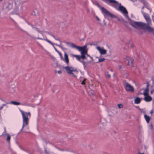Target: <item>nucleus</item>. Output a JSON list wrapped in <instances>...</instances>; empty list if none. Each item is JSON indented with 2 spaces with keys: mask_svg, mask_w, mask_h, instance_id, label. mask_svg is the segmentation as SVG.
<instances>
[{
  "mask_svg": "<svg viewBox=\"0 0 154 154\" xmlns=\"http://www.w3.org/2000/svg\"><path fill=\"white\" fill-rule=\"evenodd\" d=\"M67 44L69 45V46L72 48L76 49L80 52L81 55L74 54H72V55L75 57L78 61L83 64L84 68H86V64L84 60L86 59L85 55L87 53L88 51L87 45H85L83 46H78L73 43H68Z\"/></svg>",
  "mask_w": 154,
  "mask_h": 154,
  "instance_id": "1",
  "label": "nucleus"
},
{
  "mask_svg": "<svg viewBox=\"0 0 154 154\" xmlns=\"http://www.w3.org/2000/svg\"><path fill=\"white\" fill-rule=\"evenodd\" d=\"M23 118V125L20 132L22 131L24 128V126L29 124V118L31 117V114L29 112H25L21 109H20Z\"/></svg>",
  "mask_w": 154,
  "mask_h": 154,
  "instance_id": "2",
  "label": "nucleus"
},
{
  "mask_svg": "<svg viewBox=\"0 0 154 154\" xmlns=\"http://www.w3.org/2000/svg\"><path fill=\"white\" fill-rule=\"evenodd\" d=\"M116 2L114 4H112V5H110L112 7H113L118 10L121 11L124 14L125 17L129 20L130 19L127 15L128 11L125 7L121 5L120 3L119 4L118 2L115 0H113Z\"/></svg>",
  "mask_w": 154,
  "mask_h": 154,
  "instance_id": "3",
  "label": "nucleus"
},
{
  "mask_svg": "<svg viewBox=\"0 0 154 154\" xmlns=\"http://www.w3.org/2000/svg\"><path fill=\"white\" fill-rule=\"evenodd\" d=\"M66 72L69 74L72 75V76L75 77L78 73V71L75 69L72 66H67L63 67Z\"/></svg>",
  "mask_w": 154,
  "mask_h": 154,
  "instance_id": "4",
  "label": "nucleus"
},
{
  "mask_svg": "<svg viewBox=\"0 0 154 154\" xmlns=\"http://www.w3.org/2000/svg\"><path fill=\"white\" fill-rule=\"evenodd\" d=\"M130 24L133 27L136 28H142L143 27V26L146 25V23L141 22L131 21Z\"/></svg>",
  "mask_w": 154,
  "mask_h": 154,
  "instance_id": "5",
  "label": "nucleus"
},
{
  "mask_svg": "<svg viewBox=\"0 0 154 154\" xmlns=\"http://www.w3.org/2000/svg\"><path fill=\"white\" fill-rule=\"evenodd\" d=\"M124 87L125 90L131 93H133L134 92V88L128 83L126 82L125 83L124 85Z\"/></svg>",
  "mask_w": 154,
  "mask_h": 154,
  "instance_id": "6",
  "label": "nucleus"
},
{
  "mask_svg": "<svg viewBox=\"0 0 154 154\" xmlns=\"http://www.w3.org/2000/svg\"><path fill=\"white\" fill-rule=\"evenodd\" d=\"M141 12L143 14L145 19L146 20L147 22V23H148L149 24H151V20L150 17L149 15L148 14L145 13L143 11H141Z\"/></svg>",
  "mask_w": 154,
  "mask_h": 154,
  "instance_id": "7",
  "label": "nucleus"
},
{
  "mask_svg": "<svg viewBox=\"0 0 154 154\" xmlns=\"http://www.w3.org/2000/svg\"><path fill=\"white\" fill-rule=\"evenodd\" d=\"M96 48L101 55H104L106 53V50L104 49L103 47L97 46Z\"/></svg>",
  "mask_w": 154,
  "mask_h": 154,
  "instance_id": "8",
  "label": "nucleus"
},
{
  "mask_svg": "<svg viewBox=\"0 0 154 154\" xmlns=\"http://www.w3.org/2000/svg\"><path fill=\"white\" fill-rule=\"evenodd\" d=\"M141 94H143L144 95V100L146 102H149L152 100V97L149 95V94H145V93H141Z\"/></svg>",
  "mask_w": 154,
  "mask_h": 154,
  "instance_id": "9",
  "label": "nucleus"
},
{
  "mask_svg": "<svg viewBox=\"0 0 154 154\" xmlns=\"http://www.w3.org/2000/svg\"><path fill=\"white\" fill-rule=\"evenodd\" d=\"M37 39H40V40H45V41H46V42H48V43H50V44L51 45L54 47V48L55 50L57 53H58V52H59L57 49L54 46L53 43L51 41H50V40H48L47 39L46 37H45V38H40L38 37H37Z\"/></svg>",
  "mask_w": 154,
  "mask_h": 154,
  "instance_id": "10",
  "label": "nucleus"
},
{
  "mask_svg": "<svg viewBox=\"0 0 154 154\" xmlns=\"http://www.w3.org/2000/svg\"><path fill=\"white\" fill-rule=\"evenodd\" d=\"M151 24H149L148 23H146V25H145L143 26V27H146V29L150 32H153L154 29L152 27H151L149 25H151Z\"/></svg>",
  "mask_w": 154,
  "mask_h": 154,
  "instance_id": "11",
  "label": "nucleus"
},
{
  "mask_svg": "<svg viewBox=\"0 0 154 154\" xmlns=\"http://www.w3.org/2000/svg\"><path fill=\"white\" fill-rule=\"evenodd\" d=\"M126 60L128 61V65L130 66L133 67L134 66L133 60L129 57H127Z\"/></svg>",
  "mask_w": 154,
  "mask_h": 154,
  "instance_id": "12",
  "label": "nucleus"
},
{
  "mask_svg": "<svg viewBox=\"0 0 154 154\" xmlns=\"http://www.w3.org/2000/svg\"><path fill=\"white\" fill-rule=\"evenodd\" d=\"M100 10L104 16H105L106 15H107L109 12V11H108L105 8L103 7H101L100 8Z\"/></svg>",
  "mask_w": 154,
  "mask_h": 154,
  "instance_id": "13",
  "label": "nucleus"
},
{
  "mask_svg": "<svg viewBox=\"0 0 154 154\" xmlns=\"http://www.w3.org/2000/svg\"><path fill=\"white\" fill-rule=\"evenodd\" d=\"M63 60L64 62L66 63L67 64H68L69 63V59L68 55L67 54L66 52L64 54V59H63Z\"/></svg>",
  "mask_w": 154,
  "mask_h": 154,
  "instance_id": "14",
  "label": "nucleus"
},
{
  "mask_svg": "<svg viewBox=\"0 0 154 154\" xmlns=\"http://www.w3.org/2000/svg\"><path fill=\"white\" fill-rule=\"evenodd\" d=\"M109 5H112V4H114L116 2L113 0H102Z\"/></svg>",
  "mask_w": 154,
  "mask_h": 154,
  "instance_id": "15",
  "label": "nucleus"
},
{
  "mask_svg": "<svg viewBox=\"0 0 154 154\" xmlns=\"http://www.w3.org/2000/svg\"><path fill=\"white\" fill-rule=\"evenodd\" d=\"M10 103H11V104H13L15 105H25V106L27 105V104H26V103H23L21 104L19 102H17L15 101H11L10 102Z\"/></svg>",
  "mask_w": 154,
  "mask_h": 154,
  "instance_id": "16",
  "label": "nucleus"
},
{
  "mask_svg": "<svg viewBox=\"0 0 154 154\" xmlns=\"http://www.w3.org/2000/svg\"><path fill=\"white\" fill-rule=\"evenodd\" d=\"M144 117L147 123H149L151 119V117L147 115L144 114Z\"/></svg>",
  "mask_w": 154,
  "mask_h": 154,
  "instance_id": "17",
  "label": "nucleus"
},
{
  "mask_svg": "<svg viewBox=\"0 0 154 154\" xmlns=\"http://www.w3.org/2000/svg\"><path fill=\"white\" fill-rule=\"evenodd\" d=\"M141 101V99L138 97H136L134 100V103L135 104H138Z\"/></svg>",
  "mask_w": 154,
  "mask_h": 154,
  "instance_id": "18",
  "label": "nucleus"
},
{
  "mask_svg": "<svg viewBox=\"0 0 154 154\" xmlns=\"http://www.w3.org/2000/svg\"><path fill=\"white\" fill-rule=\"evenodd\" d=\"M148 128L149 131H152L153 130V127L152 124H150L148 125Z\"/></svg>",
  "mask_w": 154,
  "mask_h": 154,
  "instance_id": "19",
  "label": "nucleus"
},
{
  "mask_svg": "<svg viewBox=\"0 0 154 154\" xmlns=\"http://www.w3.org/2000/svg\"><path fill=\"white\" fill-rule=\"evenodd\" d=\"M13 8V5L11 3H9L6 6V8L9 10Z\"/></svg>",
  "mask_w": 154,
  "mask_h": 154,
  "instance_id": "20",
  "label": "nucleus"
},
{
  "mask_svg": "<svg viewBox=\"0 0 154 154\" xmlns=\"http://www.w3.org/2000/svg\"><path fill=\"white\" fill-rule=\"evenodd\" d=\"M87 55L89 57H90V58L91 59V60L90 61H87L86 62H85L86 64V66H87V64L88 63H90L91 62H93V58L91 57V56H90L89 55L87 54H87H86L85 55Z\"/></svg>",
  "mask_w": 154,
  "mask_h": 154,
  "instance_id": "21",
  "label": "nucleus"
},
{
  "mask_svg": "<svg viewBox=\"0 0 154 154\" xmlns=\"http://www.w3.org/2000/svg\"><path fill=\"white\" fill-rule=\"evenodd\" d=\"M86 80V79L84 78L83 77H80V81L82 82L81 84L82 85H84L85 83L84 81Z\"/></svg>",
  "mask_w": 154,
  "mask_h": 154,
  "instance_id": "22",
  "label": "nucleus"
},
{
  "mask_svg": "<svg viewBox=\"0 0 154 154\" xmlns=\"http://www.w3.org/2000/svg\"><path fill=\"white\" fill-rule=\"evenodd\" d=\"M25 127L24 130H25V132H28V131L29 129V127L28 126V125H25L24 126V127Z\"/></svg>",
  "mask_w": 154,
  "mask_h": 154,
  "instance_id": "23",
  "label": "nucleus"
},
{
  "mask_svg": "<svg viewBox=\"0 0 154 154\" xmlns=\"http://www.w3.org/2000/svg\"><path fill=\"white\" fill-rule=\"evenodd\" d=\"M148 92L149 88H148V86H147L146 88L144 90V91L143 94L145 93V94H149Z\"/></svg>",
  "mask_w": 154,
  "mask_h": 154,
  "instance_id": "24",
  "label": "nucleus"
},
{
  "mask_svg": "<svg viewBox=\"0 0 154 154\" xmlns=\"http://www.w3.org/2000/svg\"><path fill=\"white\" fill-rule=\"evenodd\" d=\"M6 135L7 136V139H6L7 140L8 142H9L10 139H11L10 135L8 134H7Z\"/></svg>",
  "mask_w": 154,
  "mask_h": 154,
  "instance_id": "25",
  "label": "nucleus"
},
{
  "mask_svg": "<svg viewBox=\"0 0 154 154\" xmlns=\"http://www.w3.org/2000/svg\"><path fill=\"white\" fill-rule=\"evenodd\" d=\"M107 15L110 17L111 18L116 17V16L115 15H113L112 14L110 13L109 12Z\"/></svg>",
  "mask_w": 154,
  "mask_h": 154,
  "instance_id": "26",
  "label": "nucleus"
},
{
  "mask_svg": "<svg viewBox=\"0 0 154 154\" xmlns=\"http://www.w3.org/2000/svg\"><path fill=\"white\" fill-rule=\"evenodd\" d=\"M35 29H36V30L38 32L40 33L43 36V38H45L46 36H45L42 33V31H40L39 30V29H38L37 28H35Z\"/></svg>",
  "mask_w": 154,
  "mask_h": 154,
  "instance_id": "27",
  "label": "nucleus"
},
{
  "mask_svg": "<svg viewBox=\"0 0 154 154\" xmlns=\"http://www.w3.org/2000/svg\"><path fill=\"white\" fill-rule=\"evenodd\" d=\"M35 29H36V30L38 32L40 33L43 36V38H45L46 36H45L42 33V31H40L39 30V29H38L37 28H35Z\"/></svg>",
  "mask_w": 154,
  "mask_h": 154,
  "instance_id": "28",
  "label": "nucleus"
},
{
  "mask_svg": "<svg viewBox=\"0 0 154 154\" xmlns=\"http://www.w3.org/2000/svg\"><path fill=\"white\" fill-rule=\"evenodd\" d=\"M48 34L52 36L54 38L55 40H57L59 41L60 42V43L61 42V41L59 39H58V38H56L54 35L51 34H50V33H49V34Z\"/></svg>",
  "mask_w": 154,
  "mask_h": 154,
  "instance_id": "29",
  "label": "nucleus"
},
{
  "mask_svg": "<svg viewBox=\"0 0 154 154\" xmlns=\"http://www.w3.org/2000/svg\"><path fill=\"white\" fill-rule=\"evenodd\" d=\"M105 60V59L104 58H102L100 59H99L98 60V61L97 62V63L101 62L104 61Z\"/></svg>",
  "mask_w": 154,
  "mask_h": 154,
  "instance_id": "30",
  "label": "nucleus"
},
{
  "mask_svg": "<svg viewBox=\"0 0 154 154\" xmlns=\"http://www.w3.org/2000/svg\"><path fill=\"white\" fill-rule=\"evenodd\" d=\"M56 45H57V46L59 47L60 48L62 49H64V48L62 46V45L61 43H60V45L56 44Z\"/></svg>",
  "mask_w": 154,
  "mask_h": 154,
  "instance_id": "31",
  "label": "nucleus"
},
{
  "mask_svg": "<svg viewBox=\"0 0 154 154\" xmlns=\"http://www.w3.org/2000/svg\"><path fill=\"white\" fill-rule=\"evenodd\" d=\"M118 107L119 108H121L123 107V105L122 104H118Z\"/></svg>",
  "mask_w": 154,
  "mask_h": 154,
  "instance_id": "32",
  "label": "nucleus"
},
{
  "mask_svg": "<svg viewBox=\"0 0 154 154\" xmlns=\"http://www.w3.org/2000/svg\"><path fill=\"white\" fill-rule=\"evenodd\" d=\"M145 5H147V3L144 0H143L141 1Z\"/></svg>",
  "mask_w": 154,
  "mask_h": 154,
  "instance_id": "33",
  "label": "nucleus"
},
{
  "mask_svg": "<svg viewBox=\"0 0 154 154\" xmlns=\"http://www.w3.org/2000/svg\"><path fill=\"white\" fill-rule=\"evenodd\" d=\"M58 53L59 54V55L61 57V58L62 59H63V58H62V54H61V53L59 51L58 52Z\"/></svg>",
  "mask_w": 154,
  "mask_h": 154,
  "instance_id": "34",
  "label": "nucleus"
},
{
  "mask_svg": "<svg viewBox=\"0 0 154 154\" xmlns=\"http://www.w3.org/2000/svg\"><path fill=\"white\" fill-rule=\"evenodd\" d=\"M141 112H143V113H144L145 114V113H146V111L144 110H143V109H142L141 110Z\"/></svg>",
  "mask_w": 154,
  "mask_h": 154,
  "instance_id": "35",
  "label": "nucleus"
},
{
  "mask_svg": "<svg viewBox=\"0 0 154 154\" xmlns=\"http://www.w3.org/2000/svg\"><path fill=\"white\" fill-rule=\"evenodd\" d=\"M6 130H5V131H4L3 132V134H2V135H5V134H6Z\"/></svg>",
  "mask_w": 154,
  "mask_h": 154,
  "instance_id": "36",
  "label": "nucleus"
},
{
  "mask_svg": "<svg viewBox=\"0 0 154 154\" xmlns=\"http://www.w3.org/2000/svg\"><path fill=\"white\" fill-rule=\"evenodd\" d=\"M154 93V89H153L151 91V94H152Z\"/></svg>",
  "mask_w": 154,
  "mask_h": 154,
  "instance_id": "37",
  "label": "nucleus"
},
{
  "mask_svg": "<svg viewBox=\"0 0 154 154\" xmlns=\"http://www.w3.org/2000/svg\"><path fill=\"white\" fill-rule=\"evenodd\" d=\"M96 18L97 20L98 21H99L100 20L99 18L97 16H96Z\"/></svg>",
  "mask_w": 154,
  "mask_h": 154,
  "instance_id": "38",
  "label": "nucleus"
},
{
  "mask_svg": "<svg viewBox=\"0 0 154 154\" xmlns=\"http://www.w3.org/2000/svg\"><path fill=\"white\" fill-rule=\"evenodd\" d=\"M57 72L59 73V74H61L62 72H61V71L60 70H59L57 71Z\"/></svg>",
  "mask_w": 154,
  "mask_h": 154,
  "instance_id": "39",
  "label": "nucleus"
},
{
  "mask_svg": "<svg viewBox=\"0 0 154 154\" xmlns=\"http://www.w3.org/2000/svg\"><path fill=\"white\" fill-rule=\"evenodd\" d=\"M3 108V107L2 106H1L0 107V110L2 109Z\"/></svg>",
  "mask_w": 154,
  "mask_h": 154,
  "instance_id": "40",
  "label": "nucleus"
},
{
  "mask_svg": "<svg viewBox=\"0 0 154 154\" xmlns=\"http://www.w3.org/2000/svg\"><path fill=\"white\" fill-rule=\"evenodd\" d=\"M145 7L147 8L148 9H149V8L146 6V7L143 6V7H142V9H143Z\"/></svg>",
  "mask_w": 154,
  "mask_h": 154,
  "instance_id": "41",
  "label": "nucleus"
},
{
  "mask_svg": "<svg viewBox=\"0 0 154 154\" xmlns=\"http://www.w3.org/2000/svg\"><path fill=\"white\" fill-rule=\"evenodd\" d=\"M2 106L3 107L4 106H6V104H2Z\"/></svg>",
  "mask_w": 154,
  "mask_h": 154,
  "instance_id": "42",
  "label": "nucleus"
},
{
  "mask_svg": "<svg viewBox=\"0 0 154 154\" xmlns=\"http://www.w3.org/2000/svg\"><path fill=\"white\" fill-rule=\"evenodd\" d=\"M44 32H45V33H47V34H49V33L48 32H47V31H44Z\"/></svg>",
  "mask_w": 154,
  "mask_h": 154,
  "instance_id": "43",
  "label": "nucleus"
},
{
  "mask_svg": "<svg viewBox=\"0 0 154 154\" xmlns=\"http://www.w3.org/2000/svg\"><path fill=\"white\" fill-rule=\"evenodd\" d=\"M107 76H108V77H109V78H110V74H108L107 75Z\"/></svg>",
  "mask_w": 154,
  "mask_h": 154,
  "instance_id": "44",
  "label": "nucleus"
},
{
  "mask_svg": "<svg viewBox=\"0 0 154 154\" xmlns=\"http://www.w3.org/2000/svg\"><path fill=\"white\" fill-rule=\"evenodd\" d=\"M27 23L29 25H30L31 26L32 28H34V27H33V26L32 25H31V24H29V23Z\"/></svg>",
  "mask_w": 154,
  "mask_h": 154,
  "instance_id": "45",
  "label": "nucleus"
},
{
  "mask_svg": "<svg viewBox=\"0 0 154 154\" xmlns=\"http://www.w3.org/2000/svg\"><path fill=\"white\" fill-rule=\"evenodd\" d=\"M153 113V111L152 110H151L150 112V113L152 114Z\"/></svg>",
  "mask_w": 154,
  "mask_h": 154,
  "instance_id": "46",
  "label": "nucleus"
},
{
  "mask_svg": "<svg viewBox=\"0 0 154 154\" xmlns=\"http://www.w3.org/2000/svg\"><path fill=\"white\" fill-rule=\"evenodd\" d=\"M130 0L132 2H134L135 1V0Z\"/></svg>",
  "mask_w": 154,
  "mask_h": 154,
  "instance_id": "47",
  "label": "nucleus"
},
{
  "mask_svg": "<svg viewBox=\"0 0 154 154\" xmlns=\"http://www.w3.org/2000/svg\"><path fill=\"white\" fill-rule=\"evenodd\" d=\"M138 154H144V153H140L139 152Z\"/></svg>",
  "mask_w": 154,
  "mask_h": 154,
  "instance_id": "48",
  "label": "nucleus"
},
{
  "mask_svg": "<svg viewBox=\"0 0 154 154\" xmlns=\"http://www.w3.org/2000/svg\"><path fill=\"white\" fill-rule=\"evenodd\" d=\"M120 68H122V67H121V66H120Z\"/></svg>",
  "mask_w": 154,
  "mask_h": 154,
  "instance_id": "49",
  "label": "nucleus"
},
{
  "mask_svg": "<svg viewBox=\"0 0 154 154\" xmlns=\"http://www.w3.org/2000/svg\"><path fill=\"white\" fill-rule=\"evenodd\" d=\"M2 0H0V1H2Z\"/></svg>",
  "mask_w": 154,
  "mask_h": 154,
  "instance_id": "50",
  "label": "nucleus"
}]
</instances>
